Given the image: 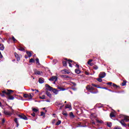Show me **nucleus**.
Listing matches in <instances>:
<instances>
[{
  "mask_svg": "<svg viewBox=\"0 0 129 129\" xmlns=\"http://www.w3.org/2000/svg\"><path fill=\"white\" fill-rule=\"evenodd\" d=\"M124 121H125L126 122H128V121H129V117L128 116H125L124 117V119H123L121 121H120V123H121V124H122V125H123V126H126V124H125V123H124Z\"/></svg>",
  "mask_w": 129,
  "mask_h": 129,
  "instance_id": "nucleus-1",
  "label": "nucleus"
},
{
  "mask_svg": "<svg viewBox=\"0 0 129 129\" xmlns=\"http://www.w3.org/2000/svg\"><path fill=\"white\" fill-rule=\"evenodd\" d=\"M86 90H88V91H90L91 93H93V94L97 93V92H93V90H95V89H94V88L93 87L89 86V85L87 86Z\"/></svg>",
  "mask_w": 129,
  "mask_h": 129,
  "instance_id": "nucleus-2",
  "label": "nucleus"
},
{
  "mask_svg": "<svg viewBox=\"0 0 129 129\" xmlns=\"http://www.w3.org/2000/svg\"><path fill=\"white\" fill-rule=\"evenodd\" d=\"M4 113L5 115H8V116H11L13 113H14V110L12 109L11 111H4Z\"/></svg>",
  "mask_w": 129,
  "mask_h": 129,
  "instance_id": "nucleus-3",
  "label": "nucleus"
},
{
  "mask_svg": "<svg viewBox=\"0 0 129 129\" xmlns=\"http://www.w3.org/2000/svg\"><path fill=\"white\" fill-rule=\"evenodd\" d=\"M13 92H14V91L12 90H7V91L4 90L2 91V93H3V94H5L7 96L10 95V93H13Z\"/></svg>",
  "mask_w": 129,
  "mask_h": 129,
  "instance_id": "nucleus-4",
  "label": "nucleus"
},
{
  "mask_svg": "<svg viewBox=\"0 0 129 129\" xmlns=\"http://www.w3.org/2000/svg\"><path fill=\"white\" fill-rule=\"evenodd\" d=\"M18 116L22 119H24V120H28V117H27L24 114H18Z\"/></svg>",
  "mask_w": 129,
  "mask_h": 129,
  "instance_id": "nucleus-5",
  "label": "nucleus"
},
{
  "mask_svg": "<svg viewBox=\"0 0 129 129\" xmlns=\"http://www.w3.org/2000/svg\"><path fill=\"white\" fill-rule=\"evenodd\" d=\"M49 81H57L58 80V77L55 76H53L49 79Z\"/></svg>",
  "mask_w": 129,
  "mask_h": 129,
  "instance_id": "nucleus-6",
  "label": "nucleus"
},
{
  "mask_svg": "<svg viewBox=\"0 0 129 129\" xmlns=\"http://www.w3.org/2000/svg\"><path fill=\"white\" fill-rule=\"evenodd\" d=\"M106 76V74L104 72H101L99 75V78H104V77Z\"/></svg>",
  "mask_w": 129,
  "mask_h": 129,
  "instance_id": "nucleus-7",
  "label": "nucleus"
},
{
  "mask_svg": "<svg viewBox=\"0 0 129 129\" xmlns=\"http://www.w3.org/2000/svg\"><path fill=\"white\" fill-rule=\"evenodd\" d=\"M12 93H10L9 95H7V98L8 99H9V100H14V99H15V98L14 97V96H12Z\"/></svg>",
  "mask_w": 129,
  "mask_h": 129,
  "instance_id": "nucleus-8",
  "label": "nucleus"
},
{
  "mask_svg": "<svg viewBox=\"0 0 129 129\" xmlns=\"http://www.w3.org/2000/svg\"><path fill=\"white\" fill-rule=\"evenodd\" d=\"M45 87H46L47 90H49V91H51L53 90V88L52 87L50 86L48 84L45 85Z\"/></svg>",
  "mask_w": 129,
  "mask_h": 129,
  "instance_id": "nucleus-9",
  "label": "nucleus"
},
{
  "mask_svg": "<svg viewBox=\"0 0 129 129\" xmlns=\"http://www.w3.org/2000/svg\"><path fill=\"white\" fill-rule=\"evenodd\" d=\"M42 72H40L39 71H38L37 70H34V74L35 75H41V74Z\"/></svg>",
  "mask_w": 129,
  "mask_h": 129,
  "instance_id": "nucleus-10",
  "label": "nucleus"
},
{
  "mask_svg": "<svg viewBox=\"0 0 129 129\" xmlns=\"http://www.w3.org/2000/svg\"><path fill=\"white\" fill-rule=\"evenodd\" d=\"M52 91L55 95L58 94V92H59V91L56 89H52Z\"/></svg>",
  "mask_w": 129,
  "mask_h": 129,
  "instance_id": "nucleus-11",
  "label": "nucleus"
},
{
  "mask_svg": "<svg viewBox=\"0 0 129 129\" xmlns=\"http://www.w3.org/2000/svg\"><path fill=\"white\" fill-rule=\"evenodd\" d=\"M14 54H15V58H16L17 61H20V56L18 55V54H17V52H15Z\"/></svg>",
  "mask_w": 129,
  "mask_h": 129,
  "instance_id": "nucleus-12",
  "label": "nucleus"
},
{
  "mask_svg": "<svg viewBox=\"0 0 129 129\" xmlns=\"http://www.w3.org/2000/svg\"><path fill=\"white\" fill-rule=\"evenodd\" d=\"M0 50L1 51H4L5 50V46L3 44H0Z\"/></svg>",
  "mask_w": 129,
  "mask_h": 129,
  "instance_id": "nucleus-13",
  "label": "nucleus"
},
{
  "mask_svg": "<svg viewBox=\"0 0 129 129\" xmlns=\"http://www.w3.org/2000/svg\"><path fill=\"white\" fill-rule=\"evenodd\" d=\"M46 95H47V96L48 97H49L50 98H51V97H52V94H51V93H50V92H49L48 91H47L46 92Z\"/></svg>",
  "mask_w": 129,
  "mask_h": 129,
  "instance_id": "nucleus-14",
  "label": "nucleus"
},
{
  "mask_svg": "<svg viewBox=\"0 0 129 129\" xmlns=\"http://www.w3.org/2000/svg\"><path fill=\"white\" fill-rule=\"evenodd\" d=\"M38 82H39V83H44V79L40 78L38 80Z\"/></svg>",
  "mask_w": 129,
  "mask_h": 129,
  "instance_id": "nucleus-15",
  "label": "nucleus"
},
{
  "mask_svg": "<svg viewBox=\"0 0 129 129\" xmlns=\"http://www.w3.org/2000/svg\"><path fill=\"white\" fill-rule=\"evenodd\" d=\"M107 125L109 127H111V126L112 125V124L111 122H107Z\"/></svg>",
  "mask_w": 129,
  "mask_h": 129,
  "instance_id": "nucleus-16",
  "label": "nucleus"
},
{
  "mask_svg": "<svg viewBox=\"0 0 129 129\" xmlns=\"http://www.w3.org/2000/svg\"><path fill=\"white\" fill-rule=\"evenodd\" d=\"M14 121L16 122V123H17V126L18 127V126H19V121H18V118H15V119H14Z\"/></svg>",
  "mask_w": 129,
  "mask_h": 129,
  "instance_id": "nucleus-17",
  "label": "nucleus"
},
{
  "mask_svg": "<svg viewBox=\"0 0 129 129\" xmlns=\"http://www.w3.org/2000/svg\"><path fill=\"white\" fill-rule=\"evenodd\" d=\"M57 89H59V90H60V91H64V90H65V88H62V87H59V86H58V87H57Z\"/></svg>",
  "mask_w": 129,
  "mask_h": 129,
  "instance_id": "nucleus-18",
  "label": "nucleus"
},
{
  "mask_svg": "<svg viewBox=\"0 0 129 129\" xmlns=\"http://www.w3.org/2000/svg\"><path fill=\"white\" fill-rule=\"evenodd\" d=\"M121 85H122V86H124L126 85V81L123 80V82L121 84Z\"/></svg>",
  "mask_w": 129,
  "mask_h": 129,
  "instance_id": "nucleus-19",
  "label": "nucleus"
},
{
  "mask_svg": "<svg viewBox=\"0 0 129 129\" xmlns=\"http://www.w3.org/2000/svg\"><path fill=\"white\" fill-rule=\"evenodd\" d=\"M26 53L28 56V57H31L32 56V53L30 51H26Z\"/></svg>",
  "mask_w": 129,
  "mask_h": 129,
  "instance_id": "nucleus-20",
  "label": "nucleus"
},
{
  "mask_svg": "<svg viewBox=\"0 0 129 129\" xmlns=\"http://www.w3.org/2000/svg\"><path fill=\"white\" fill-rule=\"evenodd\" d=\"M84 126L81 125V123L79 122L78 123L77 127H83Z\"/></svg>",
  "mask_w": 129,
  "mask_h": 129,
  "instance_id": "nucleus-21",
  "label": "nucleus"
},
{
  "mask_svg": "<svg viewBox=\"0 0 129 129\" xmlns=\"http://www.w3.org/2000/svg\"><path fill=\"white\" fill-rule=\"evenodd\" d=\"M75 72L76 73H77V74H80V70H79V69H76L75 70Z\"/></svg>",
  "mask_w": 129,
  "mask_h": 129,
  "instance_id": "nucleus-22",
  "label": "nucleus"
},
{
  "mask_svg": "<svg viewBox=\"0 0 129 129\" xmlns=\"http://www.w3.org/2000/svg\"><path fill=\"white\" fill-rule=\"evenodd\" d=\"M39 98H40V99H46V96L45 95H43L42 96H40Z\"/></svg>",
  "mask_w": 129,
  "mask_h": 129,
  "instance_id": "nucleus-23",
  "label": "nucleus"
},
{
  "mask_svg": "<svg viewBox=\"0 0 129 129\" xmlns=\"http://www.w3.org/2000/svg\"><path fill=\"white\" fill-rule=\"evenodd\" d=\"M62 65H63V66H64V67L67 66V62L66 61H63Z\"/></svg>",
  "mask_w": 129,
  "mask_h": 129,
  "instance_id": "nucleus-24",
  "label": "nucleus"
},
{
  "mask_svg": "<svg viewBox=\"0 0 129 129\" xmlns=\"http://www.w3.org/2000/svg\"><path fill=\"white\" fill-rule=\"evenodd\" d=\"M92 86H94V87H97V88H101V87H99V86L95 85L94 84H92Z\"/></svg>",
  "mask_w": 129,
  "mask_h": 129,
  "instance_id": "nucleus-25",
  "label": "nucleus"
},
{
  "mask_svg": "<svg viewBox=\"0 0 129 129\" xmlns=\"http://www.w3.org/2000/svg\"><path fill=\"white\" fill-rule=\"evenodd\" d=\"M70 116L72 118H74V115L73 114V113L72 112H71L70 113Z\"/></svg>",
  "mask_w": 129,
  "mask_h": 129,
  "instance_id": "nucleus-26",
  "label": "nucleus"
},
{
  "mask_svg": "<svg viewBox=\"0 0 129 129\" xmlns=\"http://www.w3.org/2000/svg\"><path fill=\"white\" fill-rule=\"evenodd\" d=\"M33 111L34 112H38V111H39V109L34 108L33 109Z\"/></svg>",
  "mask_w": 129,
  "mask_h": 129,
  "instance_id": "nucleus-27",
  "label": "nucleus"
},
{
  "mask_svg": "<svg viewBox=\"0 0 129 129\" xmlns=\"http://www.w3.org/2000/svg\"><path fill=\"white\" fill-rule=\"evenodd\" d=\"M110 116L111 118H112V117H114L115 115H114V114H113V113H111L110 114Z\"/></svg>",
  "mask_w": 129,
  "mask_h": 129,
  "instance_id": "nucleus-28",
  "label": "nucleus"
},
{
  "mask_svg": "<svg viewBox=\"0 0 129 129\" xmlns=\"http://www.w3.org/2000/svg\"><path fill=\"white\" fill-rule=\"evenodd\" d=\"M57 62H58V60L57 59L53 60V64H54V65H55V64H56L57 63Z\"/></svg>",
  "mask_w": 129,
  "mask_h": 129,
  "instance_id": "nucleus-29",
  "label": "nucleus"
},
{
  "mask_svg": "<svg viewBox=\"0 0 129 129\" xmlns=\"http://www.w3.org/2000/svg\"><path fill=\"white\" fill-rule=\"evenodd\" d=\"M62 114H63V115H64L65 116H67V115H68L67 112H66L62 111Z\"/></svg>",
  "mask_w": 129,
  "mask_h": 129,
  "instance_id": "nucleus-30",
  "label": "nucleus"
},
{
  "mask_svg": "<svg viewBox=\"0 0 129 129\" xmlns=\"http://www.w3.org/2000/svg\"><path fill=\"white\" fill-rule=\"evenodd\" d=\"M24 97H25V98H28V97H29V94H25L23 95Z\"/></svg>",
  "mask_w": 129,
  "mask_h": 129,
  "instance_id": "nucleus-31",
  "label": "nucleus"
},
{
  "mask_svg": "<svg viewBox=\"0 0 129 129\" xmlns=\"http://www.w3.org/2000/svg\"><path fill=\"white\" fill-rule=\"evenodd\" d=\"M61 124V120H58L55 124L56 125H59Z\"/></svg>",
  "mask_w": 129,
  "mask_h": 129,
  "instance_id": "nucleus-32",
  "label": "nucleus"
},
{
  "mask_svg": "<svg viewBox=\"0 0 129 129\" xmlns=\"http://www.w3.org/2000/svg\"><path fill=\"white\" fill-rule=\"evenodd\" d=\"M93 68L95 70H97V69H98V67H97V66H94L93 67Z\"/></svg>",
  "mask_w": 129,
  "mask_h": 129,
  "instance_id": "nucleus-33",
  "label": "nucleus"
},
{
  "mask_svg": "<svg viewBox=\"0 0 129 129\" xmlns=\"http://www.w3.org/2000/svg\"><path fill=\"white\" fill-rule=\"evenodd\" d=\"M36 61L37 65H40V61H39V58H36Z\"/></svg>",
  "mask_w": 129,
  "mask_h": 129,
  "instance_id": "nucleus-34",
  "label": "nucleus"
},
{
  "mask_svg": "<svg viewBox=\"0 0 129 129\" xmlns=\"http://www.w3.org/2000/svg\"><path fill=\"white\" fill-rule=\"evenodd\" d=\"M35 62V60H34V59L31 58L29 60V63H33Z\"/></svg>",
  "mask_w": 129,
  "mask_h": 129,
  "instance_id": "nucleus-35",
  "label": "nucleus"
},
{
  "mask_svg": "<svg viewBox=\"0 0 129 129\" xmlns=\"http://www.w3.org/2000/svg\"><path fill=\"white\" fill-rule=\"evenodd\" d=\"M101 79L102 78H99L97 79V80H98V81L99 82H102V79Z\"/></svg>",
  "mask_w": 129,
  "mask_h": 129,
  "instance_id": "nucleus-36",
  "label": "nucleus"
},
{
  "mask_svg": "<svg viewBox=\"0 0 129 129\" xmlns=\"http://www.w3.org/2000/svg\"><path fill=\"white\" fill-rule=\"evenodd\" d=\"M97 122H98L99 123H102L103 121L101 120H97Z\"/></svg>",
  "mask_w": 129,
  "mask_h": 129,
  "instance_id": "nucleus-37",
  "label": "nucleus"
},
{
  "mask_svg": "<svg viewBox=\"0 0 129 129\" xmlns=\"http://www.w3.org/2000/svg\"><path fill=\"white\" fill-rule=\"evenodd\" d=\"M12 40L14 42L17 41V39H16V38H15V37L14 36H12Z\"/></svg>",
  "mask_w": 129,
  "mask_h": 129,
  "instance_id": "nucleus-38",
  "label": "nucleus"
},
{
  "mask_svg": "<svg viewBox=\"0 0 129 129\" xmlns=\"http://www.w3.org/2000/svg\"><path fill=\"white\" fill-rule=\"evenodd\" d=\"M60 77L61 78H66V75H60Z\"/></svg>",
  "mask_w": 129,
  "mask_h": 129,
  "instance_id": "nucleus-39",
  "label": "nucleus"
},
{
  "mask_svg": "<svg viewBox=\"0 0 129 129\" xmlns=\"http://www.w3.org/2000/svg\"><path fill=\"white\" fill-rule=\"evenodd\" d=\"M113 87H115L116 88H117V87H118V86L115 85V84H113Z\"/></svg>",
  "mask_w": 129,
  "mask_h": 129,
  "instance_id": "nucleus-40",
  "label": "nucleus"
},
{
  "mask_svg": "<svg viewBox=\"0 0 129 129\" xmlns=\"http://www.w3.org/2000/svg\"><path fill=\"white\" fill-rule=\"evenodd\" d=\"M19 50L20 51H24V50H25V49H24V48H23V47H20V48L19 49Z\"/></svg>",
  "mask_w": 129,
  "mask_h": 129,
  "instance_id": "nucleus-41",
  "label": "nucleus"
},
{
  "mask_svg": "<svg viewBox=\"0 0 129 129\" xmlns=\"http://www.w3.org/2000/svg\"><path fill=\"white\" fill-rule=\"evenodd\" d=\"M32 97H33V96H32V95H31V94L28 95V98H32Z\"/></svg>",
  "mask_w": 129,
  "mask_h": 129,
  "instance_id": "nucleus-42",
  "label": "nucleus"
},
{
  "mask_svg": "<svg viewBox=\"0 0 129 129\" xmlns=\"http://www.w3.org/2000/svg\"><path fill=\"white\" fill-rule=\"evenodd\" d=\"M63 71L65 72V73H67V74H69V72H67V70H63Z\"/></svg>",
  "mask_w": 129,
  "mask_h": 129,
  "instance_id": "nucleus-43",
  "label": "nucleus"
},
{
  "mask_svg": "<svg viewBox=\"0 0 129 129\" xmlns=\"http://www.w3.org/2000/svg\"><path fill=\"white\" fill-rule=\"evenodd\" d=\"M92 62V59H89V61H88V64H90Z\"/></svg>",
  "mask_w": 129,
  "mask_h": 129,
  "instance_id": "nucleus-44",
  "label": "nucleus"
},
{
  "mask_svg": "<svg viewBox=\"0 0 129 129\" xmlns=\"http://www.w3.org/2000/svg\"><path fill=\"white\" fill-rule=\"evenodd\" d=\"M31 115L33 117L36 116V113H35L34 112L31 113Z\"/></svg>",
  "mask_w": 129,
  "mask_h": 129,
  "instance_id": "nucleus-45",
  "label": "nucleus"
},
{
  "mask_svg": "<svg viewBox=\"0 0 129 129\" xmlns=\"http://www.w3.org/2000/svg\"><path fill=\"white\" fill-rule=\"evenodd\" d=\"M114 129H121V127H114Z\"/></svg>",
  "mask_w": 129,
  "mask_h": 129,
  "instance_id": "nucleus-46",
  "label": "nucleus"
},
{
  "mask_svg": "<svg viewBox=\"0 0 129 129\" xmlns=\"http://www.w3.org/2000/svg\"><path fill=\"white\" fill-rule=\"evenodd\" d=\"M45 114V113H44V112H41V116H43V115H44Z\"/></svg>",
  "mask_w": 129,
  "mask_h": 129,
  "instance_id": "nucleus-47",
  "label": "nucleus"
},
{
  "mask_svg": "<svg viewBox=\"0 0 129 129\" xmlns=\"http://www.w3.org/2000/svg\"><path fill=\"white\" fill-rule=\"evenodd\" d=\"M88 65H90V66H93L94 65V64L93 63H88Z\"/></svg>",
  "mask_w": 129,
  "mask_h": 129,
  "instance_id": "nucleus-48",
  "label": "nucleus"
},
{
  "mask_svg": "<svg viewBox=\"0 0 129 129\" xmlns=\"http://www.w3.org/2000/svg\"><path fill=\"white\" fill-rule=\"evenodd\" d=\"M66 108H70V106L66 105Z\"/></svg>",
  "mask_w": 129,
  "mask_h": 129,
  "instance_id": "nucleus-49",
  "label": "nucleus"
},
{
  "mask_svg": "<svg viewBox=\"0 0 129 129\" xmlns=\"http://www.w3.org/2000/svg\"><path fill=\"white\" fill-rule=\"evenodd\" d=\"M55 119H53V120H52V123L53 124H54V123H55Z\"/></svg>",
  "mask_w": 129,
  "mask_h": 129,
  "instance_id": "nucleus-50",
  "label": "nucleus"
},
{
  "mask_svg": "<svg viewBox=\"0 0 129 129\" xmlns=\"http://www.w3.org/2000/svg\"><path fill=\"white\" fill-rule=\"evenodd\" d=\"M107 84V85H111V84H112V82H109Z\"/></svg>",
  "mask_w": 129,
  "mask_h": 129,
  "instance_id": "nucleus-51",
  "label": "nucleus"
},
{
  "mask_svg": "<svg viewBox=\"0 0 129 129\" xmlns=\"http://www.w3.org/2000/svg\"><path fill=\"white\" fill-rule=\"evenodd\" d=\"M101 88H102V89H106V90H107V89H108L106 87H101Z\"/></svg>",
  "mask_w": 129,
  "mask_h": 129,
  "instance_id": "nucleus-52",
  "label": "nucleus"
},
{
  "mask_svg": "<svg viewBox=\"0 0 129 129\" xmlns=\"http://www.w3.org/2000/svg\"><path fill=\"white\" fill-rule=\"evenodd\" d=\"M91 117H95V116H94V114H91Z\"/></svg>",
  "mask_w": 129,
  "mask_h": 129,
  "instance_id": "nucleus-53",
  "label": "nucleus"
},
{
  "mask_svg": "<svg viewBox=\"0 0 129 129\" xmlns=\"http://www.w3.org/2000/svg\"><path fill=\"white\" fill-rule=\"evenodd\" d=\"M1 96L2 97L5 96V94H4L3 93L0 94Z\"/></svg>",
  "mask_w": 129,
  "mask_h": 129,
  "instance_id": "nucleus-54",
  "label": "nucleus"
},
{
  "mask_svg": "<svg viewBox=\"0 0 129 129\" xmlns=\"http://www.w3.org/2000/svg\"><path fill=\"white\" fill-rule=\"evenodd\" d=\"M69 64L70 67H72V64H71V63L69 62Z\"/></svg>",
  "mask_w": 129,
  "mask_h": 129,
  "instance_id": "nucleus-55",
  "label": "nucleus"
},
{
  "mask_svg": "<svg viewBox=\"0 0 129 129\" xmlns=\"http://www.w3.org/2000/svg\"><path fill=\"white\" fill-rule=\"evenodd\" d=\"M6 121V120H5V119H3V120H2V122L3 123H5V122Z\"/></svg>",
  "mask_w": 129,
  "mask_h": 129,
  "instance_id": "nucleus-56",
  "label": "nucleus"
},
{
  "mask_svg": "<svg viewBox=\"0 0 129 129\" xmlns=\"http://www.w3.org/2000/svg\"><path fill=\"white\" fill-rule=\"evenodd\" d=\"M0 58H3V55H2L1 52H0Z\"/></svg>",
  "mask_w": 129,
  "mask_h": 129,
  "instance_id": "nucleus-57",
  "label": "nucleus"
},
{
  "mask_svg": "<svg viewBox=\"0 0 129 129\" xmlns=\"http://www.w3.org/2000/svg\"><path fill=\"white\" fill-rule=\"evenodd\" d=\"M69 62H70V63H72V62H73V60H72L71 59H69Z\"/></svg>",
  "mask_w": 129,
  "mask_h": 129,
  "instance_id": "nucleus-58",
  "label": "nucleus"
},
{
  "mask_svg": "<svg viewBox=\"0 0 129 129\" xmlns=\"http://www.w3.org/2000/svg\"><path fill=\"white\" fill-rule=\"evenodd\" d=\"M66 78H70V77H69V76L66 75Z\"/></svg>",
  "mask_w": 129,
  "mask_h": 129,
  "instance_id": "nucleus-59",
  "label": "nucleus"
},
{
  "mask_svg": "<svg viewBox=\"0 0 129 129\" xmlns=\"http://www.w3.org/2000/svg\"><path fill=\"white\" fill-rule=\"evenodd\" d=\"M107 90H108V91H110L111 92H113V91H112L111 90H110V89H107Z\"/></svg>",
  "mask_w": 129,
  "mask_h": 129,
  "instance_id": "nucleus-60",
  "label": "nucleus"
},
{
  "mask_svg": "<svg viewBox=\"0 0 129 129\" xmlns=\"http://www.w3.org/2000/svg\"><path fill=\"white\" fill-rule=\"evenodd\" d=\"M63 106H64V105L61 106L59 107V109H62V108L63 107Z\"/></svg>",
  "mask_w": 129,
  "mask_h": 129,
  "instance_id": "nucleus-61",
  "label": "nucleus"
},
{
  "mask_svg": "<svg viewBox=\"0 0 129 129\" xmlns=\"http://www.w3.org/2000/svg\"><path fill=\"white\" fill-rule=\"evenodd\" d=\"M32 91H36V89H31Z\"/></svg>",
  "mask_w": 129,
  "mask_h": 129,
  "instance_id": "nucleus-62",
  "label": "nucleus"
},
{
  "mask_svg": "<svg viewBox=\"0 0 129 129\" xmlns=\"http://www.w3.org/2000/svg\"><path fill=\"white\" fill-rule=\"evenodd\" d=\"M76 67H77V68H79V65L76 64Z\"/></svg>",
  "mask_w": 129,
  "mask_h": 129,
  "instance_id": "nucleus-63",
  "label": "nucleus"
},
{
  "mask_svg": "<svg viewBox=\"0 0 129 129\" xmlns=\"http://www.w3.org/2000/svg\"><path fill=\"white\" fill-rule=\"evenodd\" d=\"M25 57L26 58V59H28V56L27 55H25Z\"/></svg>",
  "mask_w": 129,
  "mask_h": 129,
  "instance_id": "nucleus-64",
  "label": "nucleus"
}]
</instances>
